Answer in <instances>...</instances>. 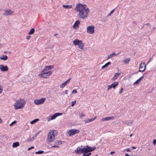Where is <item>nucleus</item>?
Returning <instances> with one entry per match:
<instances>
[{
    "instance_id": "f257e3e1",
    "label": "nucleus",
    "mask_w": 156,
    "mask_h": 156,
    "mask_svg": "<svg viewBox=\"0 0 156 156\" xmlns=\"http://www.w3.org/2000/svg\"><path fill=\"white\" fill-rule=\"evenodd\" d=\"M75 10L78 13L79 17L82 20H86L88 17L90 9L85 4L78 3L76 4Z\"/></svg>"
},
{
    "instance_id": "f03ea898",
    "label": "nucleus",
    "mask_w": 156,
    "mask_h": 156,
    "mask_svg": "<svg viewBox=\"0 0 156 156\" xmlns=\"http://www.w3.org/2000/svg\"><path fill=\"white\" fill-rule=\"evenodd\" d=\"M95 147H91L88 145L85 146H82L78 147L75 150V152L77 154H80L83 153H88L93 151L95 149Z\"/></svg>"
},
{
    "instance_id": "7ed1b4c3",
    "label": "nucleus",
    "mask_w": 156,
    "mask_h": 156,
    "mask_svg": "<svg viewBox=\"0 0 156 156\" xmlns=\"http://www.w3.org/2000/svg\"><path fill=\"white\" fill-rule=\"evenodd\" d=\"M57 132V130H53L48 133V137L46 139L48 143L52 142L54 140Z\"/></svg>"
},
{
    "instance_id": "20e7f679",
    "label": "nucleus",
    "mask_w": 156,
    "mask_h": 156,
    "mask_svg": "<svg viewBox=\"0 0 156 156\" xmlns=\"http://www.w3.org/2000/svg\"><path fill=\"white\" fill-rule=\"evenodd\" d=\"M25 103L23 99H21L17 100L14 104L13 105L15 109H22L24 106Z\"/></svg>"
},
{
    "instance_id": "39448f33",
    "label": "nucleus",
    "mask_w": 156,
    "mask_h": 156,
    "mask_svg": "<svg viewBox=\"0 0 156 156\" xmlns=\"http://www.w3.org/2000/svg\"><path fill=\"white\" fill-rule=\"evenodd\" d=\"M73 44L75 45H77L80 49H83V44L82 41H81L76 39L73 41Z\"/></svg>"
},
{
    "instance_id": "423d86ee",
    "label": "nucleus",
    "mask_w": 156,
    "mask_h": 156,
    "mask_svg": "<svg viewBox=\"0 0 156 156\" xmlns=\"http://www.w3.org/2000/svg\"><path fill=\"white\" fill-rule=\"evenodd\" d=\"M79 132L80 131L79 130L76 129H70L67 131L66 133V135L68 136H70L77 133H79Z\"/></svg>"
},
{
    "instance_id": "0eeeda50",
    "label": "nucleus",
    "mask_w": 156,
    "mask_h": 156,
    "mask_svg": "<svg viewBox=\"0 0 156 156\" xmlns=\"http://www.w3.org/2000/svg\"><path fill=\"white\" fill-rule=\"evenodd\" d=\"M94 27L93 26H89L87 27V32L93 34L94 33Z\"/></svg>"
},
{
    "instance_id": "6e6552de",
    "label": "nucleus",
    "mask_w": 156,
    "mask_h": 156,
    "mask_svg": "<svg viewBox=\"0 0 156 156\" xmlns=\"http://www.w3.org/2000/svg\"><path fill=\"white\" fill-rule=\"evenodd\" d=\"M45 99L44 98H42L39 99L35 100L34 101V103L36 105H39L42 104L45 101Z\"/></svg>"
},
{
    "instance_id": "1a4fd4ad",
    "label": "nucleus",
    "mask_w": 156,
    "mask_h": 156,
    "mask_svg": "<svg viewBox=\"0 0 156 156\" xmlns=\"http://www.w3.org/2000/svg\"><path fill=\"white\" fill-rule=\"evenodd\" d=\"M145 68L146 65L145 63L144 62H141L139 67V70L138 71L140 72H143L145 70Z\"/></svg>"
},
{
    "instance_id": "9d476101",
    "label": "nucleus",
    "mask_w": 156,
    "mask_h": 156,
    "mask_svg": "<svg viewBox=\"0 0 156 156\" xmlns=\"http://www.w3.org/2000/svg\"><path fill=\"white\" fill-rule=\"evenodd\" d=\"M62 113H55L52 116H51V118L50 119H49L48 120V121H49L50 120L54 119H55V118L58 117V116L61 115H62Z\"/></svg>"
},
{
    "instance_id": "9b49d317",
    "label": "nucleus",
    "mask_w": 156,
    "mask_h": 156,
    "mask_svg": "<svg viewBox=\"0 0 156 156\" xmlns=\"http://www.w3.org/2000/svg\"><path fill=\"white\" fill-rule=\"evenodd\" d=\"M119 84V83L118 82H114L112 84L108 86V90L112 88H115Z\"/></svg>"
},
{
    "instance_id": "f8f14e48",
    "label": "nucleus",
    "mask_w": 156,
    "mask_h": 156,
    "mask_svg": "<svg viewBox=\"0 0 156 156\" xmlns=\"http://www.w3.org/2000/svg\"><path fill=\"white\" fill-rule=\"evenodd\" d=\"M13 12L12 11L9 9L5 10H4V12L3 14V15L7 16L12 14Z\"/></svg>"
},
{
    "instance_id": "ddd939ff",
    "label": "nucleus",
    "mask_w": 156,
    "mask_h": 156,
    "mask_svg": "<svg viewBox=\"0 0 156 156\" xmlns=\"http://www.w3.org/2000/svg\"><path fill=\"white\" fill-rule=\"evenodd\" d=\"M0 69L2 71H6L8 70V68L6 66L0 65Z\"/></svg>"
},
{
    "instance_id": "4468645a",
    "label": "nucleus",
    "mask_w": 156,
    "mask_h": 156,
    "mask_svg": "<svg viewBox=\"0 0 156 156\" xmlns=\"http://www.w3.org/2000/svg\"><path fill=\"white\" fill-rule=\"evenodd\" d=\"M44 70L42 71L41 73L39 74L38 76L39 77L44 78H46L49 76L48 75H47L46 73H44Z\"/></svg>"
},
{
    "instance_id": "2eb2a0df",
    "label": "nucleus",
    "mask_w": 156,
    "mask_h": 156,
    "mask_svg": "<svg viewBox=\"0 0 156 156\" xmlns=\"http://www.w3.org/2000/svg\"><path fill=\"white\" fill-rule=\"evenodd\" d=\"M80 21L79 20H76L73 26V28L76 29L79 26L80 24Z\"/></svg>"
},
{
    "instance_id": "dca6fc26",
    "label": "nucleus",
    "mask_w": 156,
    "mask_h": 156,
    "mask_svg": "<svg viewBox=\"0 0 156 156\" xmlns=\"http://www.w3.org/2000/svg\"><path fill=\"white\" fill-rule=\"evenodd\" d=\"M71 79V78H69L65 82L63 83L62 84H61L60 85V87L61 88H63L64 87H65L67 85V84L69 82Z\"/></svg>"
},
{
    "instance_id": "f3484780",
    "label": "nucleus",
    "mask_w": 156,
    "mask_h": 156,
    "mask_svg": "<svg viewBox=\"0 0 156 156\" xmlns=\"http://www.w3.org/2000/svg\"><path fill=\"white\" fill-rule=\"evenodd\" d=\"M114 118V117L113 116L107 117L105 118H103L101 119V121H108L113 119Z\"/></svg>"
},
{
    "instance_id": "a211bd4d",
    "label": "nucleus",
    "mask_w": 156,
    "mask_h": 156,
    "mask_svg": "<svg viewBox=\"0 0 156 156\" xmlns=\"http://www.w3.org/2000/svg\"><path fill=\"white\" fill-rule=\"evenodd\" d=\"M53 67H54L52 66H46L44 70V71H47L52 69Z\"/></svg>"
},
{
    "instance_id": "6ab92c4d",
    "label": "nucleus",
    "mask_w": 156,
    "mask_h": 156,
    "mask_svg": "<svg viewBox=\"0 0 156 156\" xmlns=\"http://www.w3.org/2000/svg\"><path fill=\"white\" fill-rule=\"evenodd\" d=\"M96 117H95L94 118H91L89 119H86L84 120L85 123H87L89 122H90L96 119Z\"/></svg>"
},
{
    "instance_id": "aec40b11",
    "label": "nucleus",
    "mask_w": 156,
    "mask_h": 156,
    "mask_svg": "<svg viewBox=\"0 0 156 156\" xmlns=\"http://www.w3.org/2000/svg\"><path fill=\"white\" fill-rule=\"evenodd\" d=\"M0 59L2 60L5 61L8 59V57L6 55H2L0 57Z\"/></svg>"
},
{
    "instance_id": "412c9836",
    "label": "nucleus",
    "mask_w": 156,
    "mask_h": 156,
    "mask_svg": "<svg viewBox=\"0 0 156 156\" xmlns=\"http://www.w3.org/2000/svg\"><path fill=\"white\" fill-rule=\"evenodd\" d=\"M133 121L132 120L127 121L125 122V123L128 126H130L132 124Z\"/></svg>"
},
{
    "instance_id": "4be33fe9",
    "label": "nucleus",
    "mask_w": 156,
    "mask_h": 156,
    "mask_svg": "<svg viewBox=\"0 0 156 156\" xmlns=\"http://www.w3.org/2000/svg\"><path fill=\"white\" fill-rule=\"evenodd\" d=\"M143 77V76H142L140 78L136 80L134 83L133 84H138L141 81V79Z\"/></svg>"
},
{
    "instance_id": "5701e85b",
    "label": "nucleus",
    "mask_w": 156,
    "mask_h": 156,
    "mask_svg": "<svg viewBox=\"0 0 156 156\" xmlns=\"http://www.w3.org/2000/svg\"><path fill=\"white\" fill-rule=\"evenodd\" d=\"M118 54H116L114 52L112 53V54L109 55L108 56L107 59L112 57L113 56H115L117 55Z\"/></svg>"
},
{
    "instance_id": "b1692460",
    "label": "nucleus",
    "mask_w": 156,
    "mask_h": 156,
    "mask_svg": "<svg viewBox=\"0 0 156 156\" xmlns=\"http://www.w3.org/2000/svg\"><path fill=\"white\" fill-rule=\"evenodd\" d=\"M120 74V73H116L115 74L114 77H113V79L114 80L116 79L119 76V75Z\"/></svg>"
},
{
    "instance_id": "393cba45",
    "label": "nucleus",
    "mask_w": 156,
    "mask_h": 156,
    "mask_svg": "<svg viewBox=\"0 0 156 156\" xmlns=\"http://www.w3.org/2000/svg\"><path fill=\"white\" fill-rule=\"evenodd\" d=\"M19 143L18 142H16L13 143L12 146L13 147H16L19 145Z\"/></svg>"
},
{
    "instance_id": "a878e982",
    "label": "nucleus",
    "mask_w": 156,
    "mask_h": 156,
    "mask_svg": "<svg viewBox=\"0 0 156 156\" xmlns=\"http://www.w3.org/2000/svg\"><path fill=\"white\" fill-rule=\"evenodd\" d=\"M55 144L57 146H58V145L61 144H62V141L56 140L55 141Z\"/></svg>"
},
{
    "instance_id": "bb28decb",
    "label": "nucleus",
    "mask_w": 156,
    "mask_h": 156,
    "mask_svg": "<svg viewBox=\"0 0 156 156\" xmlns=\"http://www.w3.org/2000/svg\"><path fill=\"white\" fill-rule=\"evenodd\" d=\"M62 7L63 8H65L66 9H71L72 8V5H62Z\"/></svg>"
},
{
    "instance_id": "cd10ccee",
    "label": "nucleus",
    "mask_w": 156,
    "mask_h": 156,
    "mask_svg": "<svg viewBox=\"0 0 156 156\" xmlns=\"http://www.w3.org/2000/svg\"><path fill=\"white\" fill-rule=\"evenodd\" d=\"M35 31V29L34 28H32L30 29V31L29 32L28 34L29 35H31L33 34Z\"/></svg>"
},
{
    "instance_id": "c85d7f7f",
    "label": "nucleus",
    "mask_w": 156,
    "mask_h": 156,
    "mask_svg": "<svg viewBox=\"0 0 156 156\" xmlns=\"http://www.w3.org/2000/svg\"><path fill=\"white\" fill-rule=\"evenodd\" d=\"M44 71V73H46L47 75H48V76L50 75L52 73V71Z\"/></svg>"
},
{
    "instance_id": "c756f323",
    "label": "nucleus",
    "mask_w": 156,
    "mask_h": 156,
    "mask_svg": "<svg viewBox=\"0 0 156 156\" xmlns=\"http://www.w3.org/2000/svg\"><path fill=\"white\" fill-rule=\"evenodd\" d=\"M38 120L39 119H36L34 120H33V121H31L30 123H31V124H33L35 123L36 122L38 121Z\"/></svg>"
},
{
    "instance_id": "7c9ffc66",
    "label": "nucleus",
    "mask_w": 156,
    "mask_h": 156,
    "mask_svg": "<svg viewBox=\"0 0 156 156\" xmlns=\"http://www.w3.org/2000/svg\"><path fill=\"white\" fill-rule=\"evenodd\" d=\"M130 61V59L129 58H126L123 61V62L126 63L129 62Z\"/></svg>"
},
{
    "instance_id": "2f4dec72",
    "label": "nucleus",
    "mask_w": 156,
    "mask_h": 156,
    "mask_svg": "<svg viewBox=\"0 0 156 156\" xmlns=\"http://www.w3.org/2000/svg\"><path fill=\"white\" fill-rule=\"evenodd\" d=\"M115 9H114L112 10L108 15V16H111V15L114 12L115 10Z\"/></svg>"
},
{
    "instance_id": "473e14b6",
    "label": "nucleus",
    "mask_w": 156,
    "mask_h": 156,
    "mask_svg": "<svg viewBox=\"0 0 156 156\" xmlns=\"http://www.w3.org/2000/svg\"><path fill=\"white\" fill-rule=\"evenodd\" d=\"M34 137L33 136V137H32V138H29L27 140V141L28 142H31L34 140Z\"/></svg>"
},
{
    "instance_id": "72a5a7b5",
    "label": "nucleus",
    "mask_w": 156,
    "mask_h": 156,
    "mask_svg": "<svg viewBox=\"0 0 156 156\" xmlns=\"http://www.w3.org/2000/svg\"><path fill=\"white\" fill-rule=\"evenodd\" d=\"M44 151H38L36 152L35 153L36 154H41L43 153L44 152Z\"/></svg>"
},
{
    "instance_id": "f704fd0d",
    "label": "nucleus",
    "mask_w": 156,
    "mask_h": 156,
    "mask_svg": "<svg viewBox=\"0 0 156 156\" xmlns=\"http://www.w3.org/2000/svg\"><path fill=\"white\" fill-rule=\"evenodd\" d=\"M41 131H39L38 132H37V133L34 136V137H36L37 136V135L38 134H39L40 133H41Z\"/></svg>"
},
{
    "instance_id": "c9c22d12",
    "label": "nucleus",
    "mask_w": 156,
    "mask_h": 156,
    "mask_svg": "<svg viewBox=\"0 0 156 156\" xmlns=\"http://www.w3.org/2000/svg\"><path fill=\"white\" fill-rule=\"evenodd\" d=\"M72 105H71V106H73L74 105L76 104V101H72Z\"/></svg>"
},
{
    "instance_id": "e433bc0d",
    "label": "nucleus",
    "mask_w": 156,
    "mask_h": 156,
    "mask_svg": "<svg viewBox=\"0 0 156 156\" xmlns=\"http://www.w3.org/2000/svg\"><path fill=\"white\" fill-rule=\"evenodd\" d=\"M111 64V62H108L107 63H106L105 65V66L106 67L109 65H110Z\"/></svg>"
},
{
    "instance_id": "4c0bfd02",
    "label": "nucleus",
    "mask_w": 156,
    "mask_h": 156,
    "mask_svg": "<svg viewBox=\"0 0 156 156\" xmlns=\"http://www.w3.org/2000/svg\"><path fill=\"white\" fill-rule=\"evenodd\" d=\"M16 122V121H14L12 122L10 125L9 126H12L13 124L15 123Z\"/></svg>"
},
{
    "instance_id": "58836bf2",
    "label": "nucleus",
    "mask_w": 156,
    "mask_h": 156,
    "mask_svg": "<svg viewBox=\"0 0 156 156\" xmlns=\"http://www.w3.org/2000/svg\"><path fill=\"white\" fill-rule=\"evenodd\" d=\"M77 91L76 90H73L72 92V93H73V94H76V93H77Z\"/></svg>"
},
{
    "instance_id": "ea45409f",
    "label": "nucleus",
    "mask_w": 156,
    "mask_h": 156,
    "mask_svg": "<svg viewBox=\"0 0 156 156\" xmlns=\"http://www.w3.org/2000/svg\"><path fill=\"white\" fill-rule=\"evenodd\" d=\"M3 89L2 87L0 86V94L1 93Z\"/></svg>"
},
{
    "instance_id": "a19ab883",
    "label": "nucleus",
    "mask_w": 156,
    "mask_h": 156,
    "mask_svg": "<svg viewBox=\"0 0 156 156\" xmlns=\"http://www.w3.org/2000/svg\"><path fill=\"white\" fill-rule=\"evenodd\" d=\"M85 116V115H84L82 114L80 115V118H82L83 117H84Z\"/></svg>"
},
{
    "instance_id": "79ce46f5",
    "label": "nucleus",
    "mask_w": 156,
    "mask_h": 156,
    "mask_svg": "<svg viewBox=\"0 0 156 156\" xmlns=\"http://www.w3.org/2000/svg\"><path fill=\"white\" fill-rule=\"evenodd\" d=\"M51 147H53V148H56V147H58V146H57L56 144H55V145L52 146Z\"/></svg>"
},
{
    "instance_id": "37998d69",
    "label": "nucleus",
    "mask_w": 156,
    "mask_h": 156,
    "mask_svg": "<svg viewBox=\"0 0 156 156\" xmlns=\"http://www.w3.org/2000/svg\"><path fill=\"white\" fill-rule=\"evenodd\" d=\"M34 148V147H33V146H32V147H29V148H28V151H29V150H31V149H33V148Z\"/></svg>"
},
{
    "instance_id": "c03bdc74",
    "label": "nucleus",
    "mask_w": 156,
    "mask_h": 156,
    "mask_svg": "<svg viewBox=\"0 0 156 156\" xmlns=\"http://www.w3.org/2000/svg\"><path fill=\"white\" fill-rule=\"evenodd\" d=\"M123 88L122 87L121 88V90L119 92V93L120 94H121L123 92Z\"/></svg>"
},
{
    "instance_id": "a18cd8bd",
    "label": "nucleus",
    "mask_w": 156,
    "mask_h": 156,
    "mask_svg": "<svg viewBox=\"0 0 156 156\" xmlns=\"http://www.w3.org/2000/svg\"><path fill=\"white\" fill-rule=\"evenodd\" d=\"M153 144L154 145L156 144V139L153 140Z\"/></svg>"
},
{
    "instance_id": "49530a36",
    "label": "nucleus",
    "mask_w": 156,
    "mask_h": 156,
    "mask_svg": "<svg viewBox=\"0 0 156 156\" xmlns=\"http://www.w3.org/2000/svg\"><path fill=\"white\" fill-rule=\"evenodd\" d=\"M30 37H31V36H27L26 37V39L27 40H29L30 39Z\"/></svg>"
},
{
    "instance_id": "de8ad7c7",
    "label": "nucleus",
    "mask_w": 156,
    "mask_h": 156,
    "mask_svg": "<svg viewBox=\"0 0 156 156\" xmlns=\"http://www.w3.org/2000/svg\"><path fill=\"white\" fill-rule=\"evenodd\" d=\"M91 153H88V154H86V155L87 156H90V155H91Z\"/></svg>"
},
{
    "instance_id": "09e8293b",
    "label": "nucleus",
    "mask_w": 156,
    "mask_h": 156,
    "mask_svg": "<svg viewBox=\"0 0 156 156\" xmlns=\"http://www.w3.org/2000/svg\"><path fill=\"white\" fill-rule=\"evenodd\" d=\"M68 90H66L64 91V93L66 94H67L68 93Z\"/></svg>"
},
{
    "instance_id": "8fccbe9b",
    "label": "nucleus",
    "mask_w": 156,
    "mask_h": 156,
    "mask_svg": "<svg viewBox=\"0 0 156 156\" xmlns=\"http://www.w3.org/2000/svg\"><path fill=\"white\" fill-rule=\"evenodd\" d=\"M106 67L105 66V65H104L103 66H102L101 67V69H104V68H105Z\"/></svg>"
},
{
    "instance_id": "3c124183",
    "label": "nucleus",
    "mask_w": 156,
    "mask_h": 156,
    "mask_svg": "<svg viewBox=\"0 0 156 156\" xmlns=\"http://www.w3.org/2000/svg\"><path fill=\"white\" fill-rule=\"evenodd\" d=\"M87 153H86V152H85V153H83V156H87L86 155V154Z\"/></svg>"
},
{
    "instance_id": "603ef678",
    "label": "nucleus",
    "mask_w": 156,
    "mask_h": 156,
    "mask_svg": "<svg viewBox=\"0 0 156 156\" xmlns=\"http://www.w3.org/2000/svg\"><path fill=\"white\" fill-rule=\"evenodd\" d=\"M126 151H131V150H130V148H128L127 149Z\"/></svg>"
},
{
    "instance_id": "864d4df0",
    "label": "nucleus",
    "mask_w": 156,
    "mask_h": 156,
    "mask_svg": "<svg viewBox=\"0 0 156 156\" xmlns=\"http://www.w3.org/2000/svg\"><path fill=\"white\" fill-rule=\"evenodd\" d=\"M125 155L126 156H133V155H131V156H130V155H129L127 153H126L125 154Z\"/></svg>"
},
{
    "instance_id": "5fc2aeb1",
    "label": "nucleus",
    "mask_w": 156,
    "mask_h": 156,
    "mask_svg": "<svg viewBox=\"0 0 156 156\" xmlns=\"http://www.w3.org/2000/svg\"><path fill=\"white\" fill-rule=\"evenodd\" d=\"M115 153V152L114 151H112L111 152V154H112L113 153Z\"/></svg>"
},
{
    "instance_id": "6e6d98bb",
    "label": "nucleus",
    "mask_w": 156,
    "mask_h": 156,
    "mask_svg": "<svg viewBox=\"0 0 156 156\" xmlns=\"http://www.w3.org/2000/svg\"><path fill=\"white\" fill-rule=\"evenodd\" d=\"M2 120L0 118V123H2Z\"/></svg>"
},
{
    "instance_id": "4d7b16f0",
    "label": "nucleus",
    "mask_w": 156,
    "mask_h": 156,
    "mask_svg": "<svg viewBox=\"0 0 156 156\" xmlns=\"http://www.w3.org/2000/svg\"><path fill=\"white\" fill-rule=\"evenodd\" d=\"M132 148L133 149H135L136 148V147H132Z\"/></svg>"
},
{
    "instance_id": "13d9d810",
    "label": "nucleus",
    "mask_w": 156,
    "mask_h": 156,
    "mask_svg": "<svg viewBox=\"0 0 156 156\" xmlns=\"http://www.w3.org/2000/svg\"><path fill=\"white\" fill-rule=\"evenodd\" d=\"M146 25H147L149 26H150L151 25V24L150 23L146 24Z\"/></svg>"
},
{
    "instance_id": "bf43d9fd",
    "label": "nucleus",
    "mask_w": 156,
    "mask_h": 156,
    "mask_svg": "<svg viewBox=\"0 0 156 156\" xmlns=\"http://www.w3.org/2000/svg\"><path fill=\"white\" fill-rule=\"evenodd\" d=\"M132 136V134H131L129 135V136H130V137H131Z\"/></svg>"
},
{
    "instance_id": "052dcab7",
    "label": "nucleus",
    "mask_w": 156,
    "mask_h": 156,
    "mask_svg": "<svg viewBox=\"0 0 156 156\" xmlns=\"http://www.w3.org/2000/svg\"><path fill=\"white\" fill-rule=\"evenodd\" d=\"M58 34H55V36H56Z\"/></svg>"
},
{
    "instance_id": "680f3d73",
    "label": "nucleus",
    "mask_w": 156,
    "mask_h": 156,
    "mask_svg": "<svg viewBox=\"0 0 156 156\" xmlns=\"http://www.w3.org/2000/svg\"><path fill=\"white\" fill-rule=\"evenodd\" d=\"M155 29V27H154L153 28V30H154Z\"/></svg>"
}]
</instances>
